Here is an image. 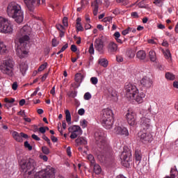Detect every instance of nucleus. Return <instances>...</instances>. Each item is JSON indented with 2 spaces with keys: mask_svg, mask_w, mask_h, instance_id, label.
<instances>
[{
  "mask_svg": "<svg viewBox=\"0 0 178 178\" xmlns=\"http://www.w3.org/2000/svg\"><path fill=\"white\" fill-rule=\"evenodd\" d=\"M31 33V28L28 25H25L19 29V31L17 34L15 42V44H18L16 52L19 58H26V56H27V54H29L26 47H27V43L30 41Z\"/></svg>",
  "mask_w": 178,
  "mask_h": 178,
  "instance_id": "f257e3e1",
  "label": "nucleus"
},
{
  "mask_svg": "<svg viewBox=\"0 0 178 178\" xmlns=\"http://www.w3.org/2000/svg\"><path fill=\"white\" fill-rule=\"evenodd\" d=\"M6 13L8 17H11L19 24L24 20V11H23L22 6L15 1H12L8 4Z\"/></svg>",
  "mask_w": 178,
  "mask_h": 178,
  "instance_id": "f03ea898",
  "label": "nucleus"
},
{
  "mask_svg": "<svg viewBox=\"0 0 178 178\" xmlns=\"http://www.w3.org/2000/svg\"><path fill=\"white\" fill-rule=\"evenodd\" d=\"M19 166L24 172V178H34V169L37 166L35 160L29 158L28 160H21Z\"/></svg>",
  "mask_w": 178,
  "mask_h": 178,
  "instance_id": "7ed1b4c3",
  "label": "nucleus"
},
{
  "mask_svg": "<svg viewBox=\"0 0 178 178\" xmlns=\"http://www.w3.org/2000/svg\"><path fill=\"white\" fill-rule=\"evenodd\" d=\"M0 70L3 74H6L9 77H13L15 70V62L11 58L3 61L0 65Z\"/></svg>",
  "mask_w": 178,
  "mask_h": 178,
  "instance_id": "20e7f679",
  "label": "nucleus"
},
{
  "mask_svg": "<svg viewBox=\"0 0 178 178\" xmlns=\"http://www.w3.org/2000/svg\"><path fill=\"white\" fill-rule=\"evenodd\" d=\"M0 33L13 34V24L9 19L5 17H0Z\"/></svg>",
  "mask_w": 178,
  "mask_h": 178,
  "instance_id": "39448f33",
  "label": "nucleus"
},
{
  "mask_svg": "<svg viewBox=\"0 0 178 178\" xmlns=\"http://www.w3.org/2000/svg\"><path fill=\"white\" fill-rule=\"evenodd\" d=\"M124 92H125V97L129 101L133 100V98H134V96L136 95V94L138 92V88H137V86L136 85H133L130 83H125L124 86Z\"/></svg>",
  "mask_w": 178,
  "mask_h": 178,
  "instance_id": "423d86ee",
  "label": "nucleus"
},
{
  "mask_svg": "<svg viewBox=\"0 0 178 178\" xmlns=\"http://www.w3.org/2000/svg\"><path fill=\"white\" fill-rule=\"evenodd\" d=\"M35 178H55V169L51 166L35 173Z\"/></svg>",
  "mask_w": 178,
  "mask_h": 178,
  "instance_id": "0eeeda50",
  "label": "nucleus"
},
{
  "mask_svg": "<svg viewBox=\"0 0 178 178\" xmlns=\"http://www.w3.org/2000/svg\"><path fill=\"white\" fill-rule=\"evenodd\" d=\"M68 131L71 133L70 138L74 140V138H77L79 136H81L83 134V130L81 127L79 125H72L68 128Z\"/></svg>",
  "mask_w": 178,
  "mask_h": 178,
  "instance_id": "6e6552de",
  "label": "nucleus"
},
{
  "mask_svg": "<svg viewBox=\"0 0 178 178\" xmlns=\"http://www.w3.org/2000/svg\"><path fill=\"white\" fill-rule=\"evenodd\" d=\"M41 1L42 4L45 5V0H24V3L29 10H33L35 6H40L41 5Z\"/></svg>",
  "mask_w": 178,
  "mask_h": 178,
  "instance_id": "1a4fd4ad",
  "label": "nucleus"
},
{
  "mask_svg": "<svg viewBox=\"0 0 178 178\" xmlns=\"http://www.w3.org/2000/svg\"><path fill=\"white\" fill-rule=\"evenodd\" d=\"M125 118L129 126H136L137 124V115L134 111L128 110Z\"/></svg>",
  "mask_w": 178,
  "mask_h": 178,
  "instance_id": "9d476101",
  "label": "nucleus"
},
{
  "mask_svg": "<svg viewBox=\"0 0 178 178\" xmlns=\"http://www.w3.org/2000/svg\"><path fill=\"white\" fill-rule=\"evenodd\" d=\"M138 137L142 143H149L152 141V135L147 132V130L142 129L138 133Z\"/></svg>",
  "mask_w": 178,
  "mask_h": 178,
  "instance_id": "9b49d317",
  "label": "nucleus"
},
{
  "mask_svg": "<svg viewBox=\"0 0 178 178\" xmlns=\"http://www.w3.org/2000/svg\"><path fill=\"white\" fill-rule=\"evenodd\" d=\"M95 140L97 143V145H98L99 148H100L101 149H104V151H108V149H109V145L108 144L106 140H105V139H104V138L102 136H99L98 137V136H97V134H95Z\"/></svg>",
  "mask_w": 178,
  "mask_h": 178,
  "instance_id": "f8f14e48",
  "label": "nucleus"
},
{
  "mask_svg": "<svg viewBox=\"0 0 178 178\" xmlns=\"http://www.w3.org/2000/svg\"><path fill=\"white\" fill-rule=\"evenodd\" d=\"M95 49H96L99 54H104L105 49L104 44V40H102V38H98L95 40Z\"/></svg>",
  "mask_w": 178,
  "mask_h": 178,
  "instance_id": "ddd939ff",
  "label": "nucleus"
},
{
  "mask_svg": "<svg viewBox=\"0 0 178 178\" xmlns=\"http://www.w3.org/2000/svg\"><path fill=\"white\" fill-rule=\"evenodd\" d=\"M114 133H115L117 136H124V137L129 136V130L123 126H115Z\"/></svg>",
  "mask_w": 178,
  "mask_h": 178,
  "instance_id": "4468645a",
  "label": "nucleus"
},
{
  "mask_svg": "<svg viewBox=\"0 0 178 178\" xmlns=\"http://www.w3.org/2000/svg\"><path fill=\"white\" fill-rule=\"evenodd\" d=\"M106 49L108 54L113 55V54H116V52H118L119 47L118 46V44H116V42L113 41H110L107 44Z\"/></svg>",
  "mask_w": 178,
  "mask_h": 178,
  "instance_id": "2eb2a0df",
  "label": "nucleus"
},
{
  "mask_svg": "<svg viewBox=\"0 0 178 178\" xmlns=\"http://www.w3.org/2000/svg\"><path fill=\"white\" fill-rule=\"evenodd\" d=\"M153 83L154 81H152V79L148 76H143L140 79V86L145 88H151Z\"/></svg>",
  "mask_w": 178,
  "mask_h": 178,
  "instance_id": "dca6fc26",
  "label": "nucleus"
},
{
  "mask_svg": "<svg viewBox=\"0 0 178 178\" xmlns=\"http://www.w3.org/2000/svg\"><path fill=\"white\" fill-rule=\"evenodd\" d=\"M13 137L15 140L17 141V143H23V138H29V135L21 132L19 134L17 131H13L12 133Z\"/></svg>",
  "mask_w": 178,
  "mask_h": 178,
  "instance_id": "f3484780",
  "label": "nucleus"
},
{
  "mask_svg": "<svg viewBox=\"0 0 178 178\" xmlns=\"http://www.w3.org/2000/svg\"><path fill=\"white\" fill-rule=\"evenodd\" d=\"M113 119V112L109 108H105L103 110V114L101 118V120H108Z\"/></svg>",
  "mask_w": 178,
  "mask_h": 178,
  "instance_id": "a211bd4d",
  "label": "nucleus"
},
{
  "mask_svg": "<svg viewBox=\"0 0 178 178\" xmlns=\"http://www.w3.org/2000/svg\"><path fill=\"white\" fill-rule=\"evenodd\" d=\"M121 160L124 162H130L131 161V151L130 149H124L121 154Z\"/></svg>",
  "mask_w": 178,
  "mask_h": 178,
  "instance_id": "6ab92c4d",
  "label": "nucleus"
},
{
  "mask_svg": "<svg viewBox=\"0 0 178 178\" xmlns=\"http://www.w3.org/2000/svg\"><path fill=\"white\" fill-rule=\"evenodd\" d=\"M151 126V119L143 117L141 118L140 127L142 130H148Z\"/></svg>",
  "mask_w": 178,
  "mask_h": 178,
  "instance_id": "aec40b11",
  "label": "nucleus"
},
{
  "mask_svg": "<svg viewBox=\"0 0 178 178\" xmlns=\"http://www.w3.org/2000/svg\"><path fill=\"white\" fill-rule=\"evenodd\" d=\"M145 98V93L138 90V92L132 99H134L136 102H137L138 104H143L144 102Z\"/></svg>",
  "mask_w": 178,
  "mask_h": 178,
  "instance_id": "412c9836",
  "label": "nucleus"
},
{
  "mask_svg": "<svg viewBox=\"0 0 178 178\" xmlns=\"http://www.w3.org/2000/svg\"><path fill=\"white\" fill-rule=\"evenodd\" d=\"M18 69L23 76H26V73L27 72V70H29V65L27 64V62H21L19 64Z\"/></svg>",
  "mask_w": 178,
  "mask_h": 178,
  "instance_id": "4be33fe9",
  "label": "nucleus"
},
{
  "mask_svg": "<svg viewBox=\"0 0 178 178\" xmlns=\"http://www.w3.org/2000/svg\"><path fill=\"white\" fill-rule=\"evenodd\" d=\"M101 122L103 127H104V129H106L107 130H109L112 129L113 126L114 120H101Z\"/></svg>",
  "mask_w": 178,
  "mask_h": 178,
  "instance_id": "5701e85b",
  "label": "nucleus"
},
{
  "mask_svg": "<svg viewBox=\"0 0 178 178\" xmlns=\"http://www.w3.org/2000/svg\"><path fill=\"white\" fill-rule=\"evenodd\" d=\"M99 5H102V0H95L92 3V6H93V15H94V16H97V15H98V9L99 8Z\"/></svg>",
  "mask_w": 178,
  "mask_h": 178,
  "instance_id": "b1692460",
  "label": "nucleus"
},
{
  "mask_svg": "<svg viewBox=\"0 0 178 178\" xmlns=\"http://www.w3.org/2000/svg\"><path fill=\"white\" fill-rule=\"evenodd\" d=\"M76 145H87L88 141L87 138L85 137H79L77 139L75 140Z\"/></svg>",
  "mask_w": 178,
  "mask_h": 178,
  "instance_id": "393cba45",
  "label": "nucleus"
},
{
  "mask_svg": "<svg viewBox=\"0 0 178 178\" xmlns=\"http://www.w3.org/2000/svg\"><path fill=\"white\" fill-rule=\"evenodd\" d=\"M136 56L138 59H140V60H144V59L147 58V54H145V51L144 50H140L137 52Z\"/></svg>",
  "mask_w": 178,
  "mask_h": 178,
  "instance_id": "a878e982",
  "label": "nucleus"
},
{
  "mask_svg": "<svg viewBox=\"0 0 178 178\" xmlns=\"http://www.w3.org/2000/svg\"><path fill=\"white\" fill-rule=\"evenodd\" d=\"M135 159L138 162H141V159H143V156H141V150L138 149H136L135 150Z\"/></svg>",
  "mask_w": 178,
  "mask_h": 178,
  "instance_id": "bb28decb",
  "label": "nucleus"
},
{
  "mask_svg": "<svg viewBox=\"0 0 178 178\" xmlns=\"http://www.w3.org/2000/svg\"><path fill=\"white\" fill-rule=\"evenodd\" d=\"M126 55L130 59H133V58H134L136 56V51H134L132 49H129L126 51Z\"/></svg>",
  "mask_w": 178,
  "mask_h": 178,
  "instance_id": "cd10ccee",
  "label": "nucleus"
},
{
  "mask_svg": "<svg viewBox=\"0 0 178 178\" xmlns=\"http://www.w3.org/2000/svg\"><path fill=\"white\" fill-rule=\"evenodd\" d=\"M94 166L93 170L95 173V175H101V172H102V168H101V165L97 163L92 164Z\"/></svg>",
  "mask_w": 178,
  "mask_h": 178,
  "instance_id": "c85d7f7f",
  "label": "nucleus"
},
{
  "mask_svg": "<svg viewBox=\"0 0 178 178\" xmlns=\"http://www.w3.org/2000/svg\"><path fill=\"white\" fill-rule=\"evenodd\" d=\"M114 40L118 43V44H123V41L120 39V32L116 31L113 34Z\"/></svg>",
  "mask_w": 178,
  "mask_h": 178,
  "instance_id": "c756f323",
  "label": "nucleus"
},
{
  "mask_svg": "<svg viewBox=\"0 0 178 178\" xmlns=\"http://www.w3.org/2000/svg\"><path fill=\"white\" fill-rule=\"evenodd\" d=\"M65 119L68 124H72V115H70V111L69 110L65 111Z\"/></svg>",
  "mask_w": 178,
  "mask_h": 178,
  "instance_id": "7c9ffc66",
  "label": "nucleus"
},
{
  "mask_svg": "<svg viewBox=\"0 0 178 178\" xmlns=\"http://www.w3.org/2000/svg\"><path fill=\"white\" fill-rule=\"evenodd\" d=\"M149 59L152 62H155L156 60V53L154 51L152 50L149 52Z\"/></svg>",
  "mask_w": 178,
  "mask_h": 178,
  "instance_id": "2f4dec72",
  "label": "nucleus"
},
{
  "mask_svg": "<svg viewBox=\"0 0 178 178\" xmlns=\"http://www.w3.org/2000/svg\"><path fill=\"white\" fill-rule=\"evenodd\" d=\"M108 63V60L106 58L99 59V64L101 65V66H103V67H107Z\"/></svg>",
  "mask_w": 178,
  "mask_h": 178,
  "instance_id": "473e14b6",
  "label": "nucleus"
},
{
  "mask_svg": "<svg viewBox=\"0 0 178 178\" xmlns=\"http://www.w3.org/2000/svg\"><path fill=\"white\" fill-rule=\"evenodd\" d=\"M81 19L77 18L76 19V29L78 31H83L84 30V28H83V26L81 25Z\"/></svg>",
  "mask_w": 178,
  "mask_h": 178,
  "instance_id": "72a5a7b5",
  "label": "nucleus"
},
{
  "mask_svg": "<svg viewBox=\"0 0 178 178\" xmlns=\"http://www.w3.org/2000/svg\"><path fill=\"white\" fill-rule=\"evenodd\" d=\"M8 48L6 45H5L3 42H0V53L6 54Z\"/></svg>",
  "mask_w": 178,
  "mask_h": 178,
  "instance_id": "f704fd0d",
  "label": "nucleus"
},
{
  "mask_svg": "<svg viewBox=\"0 0 178 178\" xmlns=\"http://www.w3.org/2000/svg\"><path fill=\"white\" fill-rule=\"evenodd\" d=\"M165 79H167V80L173 81L176 79V76L171 72H166Z\"/></svg>",
  "mask_w": 178,
  "mask_h": 178,
  "instance_id": "c9c22d12",
  "label": "nucleus"
},
{
  "mask_svg": "<svg viewBox=\"0 0 178 178\" xmlns=\"http://www.w3.org/2000/svg\"><path fill=\"white\" fill-rule=\"evenodd\" d=\"M83 80H84V77L83 76V74H76L75 75V81H76V83H82Z\"/></svg>",
  "mask_w": 178,
  "mask_h": 178,
  "instance_id": "e433bc0d",
  "label": "nucleus"
},
{
  "mask_svg": "<svg viewBox=\"0 0 178 178\" xmlns=\"http://www.w3.org/2000/svg\"><path fill=\"white\" fill-rule=\"evenodd\" d=\"M87 159L90 162L91 165H95V158H94L92 154H88Z\"/></svg>",
  "mask_w": 178,
  "mask_h": 178,
  "instance_id": "4c0bfd02",
  "label": "nucleus"
},
{
  "mask_svg": "<svg viewBox=\"0 0 178 178\" xmlns=\"http://www.w3.org/2000/svg\"><path fill=\"white\" fill-rule=\"evenodd\" d=\"M153 3L159 8H162V6H163V1H162V0H154Z\"/></svg>",
  "mask_w": 178,
  "mask_h": 178,
  "instance_id": "58836bf2",
  "label": "nucleus"
},
{
  "mask_svg": "<svg viewBox=\"0 0 178 178\" xmlns=\"http://www.w3.org/2000/svg\"><path fill=\"white\" fill-rule=\"evenodd\" d=\"M97 159L102 163L106 162V157L102 154H99Z\"/></svg>",
  "mask_w": 178,
  "mask_h": 178,
  "instance_id": "ea45409f",
  "label": "nucleus"
},
{
  "mask_svg": "<svg viewBox=\"0 0 178 178\" xmlns=\"http://www.w3.org/2000/svg\"><path fill=\"white\" fill-rule=\"evenodd\" d=\"M91 98H92V95H91V93H90L89 92H86L83 95V99L86 101H90V99H91Z\"/></svg>",
  "mask_w": 178,
  "mask_h": 178,
  "instance_id": "a19ab883",
  "label": "nucleus"
},
{
  "mask_svg": "<svg viewBox=\"0 0 178 178\" xmlns=\"http://www.w3.org/2000/svg\"><path fill=\"white\" fill-rule=\"evenodd\" d=\"M80 125L81 126L82 129H86V127L88 126V123L87 122V120H81L80 121Z\"/></svg>",
  "mask_w": 178,
  "mask_h": 178,
  "instance_id": "79ce46f5",
  "label": "nucleus"
},
{
  "mask_svg": "<svg viewBox=\"0 0 178 178\" xmlns=\"http://www.w3.org/2000/svg\"><path fill=\"white\" fill-rule=\"evenodd\" d=\"M68 97H71L72 98H76L77 97V91H71L67 93Z\"/></svg>",
  "mask_w": 178,
  "mask_h": 178,
  "instance_id": "37998d69",
  "label": "nucleus"
},
{
  "mask_svg": "<svg viewBox=\"0 0 178 178\" xmlns=\"http://www.w3.org/2000/svg\"><path fill=\"white\" fill-rule=\"evenodd\" d=\"M90 82L93 86H97V84H98V78L95 76L91 77Z\"/></svg>",
  "mask_w": 178,
  "mask_h": 178,
  "instance_id": "c03bdc74",
  "label": "nucleus"
},
{
  "mask_svg": "<svg viewBox=\"0 0 178 178\" xmlns=\"http://www.w3.org/2000/svg\"><path fill=\"white\" fill-rule=\"evenodd\" d=\"M47 66H48L47 63H44V64H42L38 68V72H42V70H45V69H47Z\"/></svg>",
  "mask_w": 178,
  "mask_h": 178,
  "instance_id": "a18cd8bd",
  "label": "nucleus"
},
{
  "mask_svg": "<svg viewBox=\"0 0 178 178\" xmlns=\"http://www.w3.org/2000/svg\"><path fill=\"white\" fill-rule=\"evenodd\" d=\"M42 151L44 155H49V149L47 146L42 147Z\"/></svg>",
  "mask_w": 178,
  "mask_h": 178,
  "instance_id": "49530a36",
  "label": "nucleus"
},
{
  "mask_svg": "<svg viewBox=\"0 0 178 178\" xmlns=\"http://www.w3.org/2000/svg\"><path fill=\"white\" fill-rule=\"evenodd\" d=\"M138 7L140 8V9H147V8H148V5H145L144 3V1H142L138 3Z\"/></svg>",
  "mask_w": 178,
  "mask_h": 178,
  "instance_id": "de8ad7c7",
  "label": "nucleus"
},
{
  "mask_svg": "<svg viewBox=\"0 0 178 178\" xmlns=\"http://www.w3.org/2000/svg\"><path fill=\"white\" fill-rule=\"evenodd\" d=\"M4 102L8 103V104H10V105H13V102H15V99H13V98H10V99H9V98H5V99H4Z\"/></svg>",
  "mask_w": 178,
  "mask_h": 178,
  "instance_id": "09e8293b",
  "label": "nucleus"
},
{
  "mask_svg": "<svg viewBox=\"0 0 178 178\" xmlns=\"http://www.w3.org/2000/svg\"><path fill=\"white\" fill-rule=\"evenodd\" d=\"M164 56H165L166 59L172 58V54H170V51L169 49L165 50V51L164 52Z\"/></svg>",
  "mask_w": 178,
  "mask_h": 178,
  "instance_id": "8fccbe9b",
  "label": "nucleus"
},
{
  "mask_svg": "<svg viewBox=\"0 0 178 178\" xmlns=\"http://www.w3.org/2000/svg\"><path fill=\"white\" fill-rule=\"evenodd\" d=\"M24 147L25 148H28L29 151H31L33 149V146L30 145L28 141L24 142Z\"/></svg>",
  "mask_w": 178,
  "mask_h": 178,
  "instance_id": "3c124183",
  "label": "nucleus"
},
{
  "mask_svg": "<svg viewBox=\"0 0 178 178\" xmlns=\"http://www.w3.org/2000/svg\"><path fill=\"white\" fill-rule=\"evenodd\" d=\"M94 44L92 43L89 47V54H90V55H94Z\"/></svg>",
  "mask_w": 178,
  "mask_h": 178,
  "instance_id": "603ef678",
  "label": "nucleus"
},
{
  "mask_svg": "<svg viewBox=\"0 0 178 178\" xmlns=\"http://www.w3.org/2000/svg\"><path fill=\"white\" fill-rule=\"evenodd\" d=\"M42 139L44 140V141H47V144H48L49 146L51 145V140L49 139V138H48L47 136L43 135V136H42Z\"/></svg>",
  "mask_w": 178,
  "mask_h": 178,
  "instance_id": "864d4df0",
  "label": "nucleus"
},
{
  "mask_svg": "<svg viewBox=\"0 0 178 178\" xmlns=\"http://www.w3.org/2000/svg\"><path fill=\"white\" fill-rule=\"evenodd\" d=\"M40 159H42L44 162H48V156H47V155L40 154Z\"/></svg>",
  "mask_w": 178,
  "mask_h": 178,
  "instance_id": "5fc2aeb1",
  "label": "nucleus"
},
{
  "mask_svg": "<svg viewBox=\"0 0 178 178\" xmlns=\"http://www.w3.org/2000/svg\"><path fill=\"white\" fill-rule=\"evenodd\" d=\"M63 26H65V27H67V26H69V24L67 22V17H65L63 19Z\"/></svg>",
  "mask_w": 178,
  "mask_h": 178,
  "instance_id": "6e6d98bb",
  "label": "nucleus"
},
{
  "mask_svg": "<svg viewBox=\"0 0 178 178\" xmlns=\"http://www.w3.org/2000/svg\"><path fill=\"white\" fill-rule=\"evenodd\" d=\"M131 16L132 17H134V19H138V17H139L138 13L137 12H132L131 13Z\"/></svg>",
  "mask_w": 178,
  "mask_h": 178,
  "instance_id": "4d7b16f0",
  "label": "nucleus"
},
{
  "mask_svg": "<svg viewBox=\"0 0 178 178\" xmlns=\"http://www.w3.org/2000/svg\"><path fill=\"white\" fill-rule=\"evenodd\" d=\"M116 60L119 63H122V62H123V56H116Z\"/></svg>",
  "mask_w": 178,
  "mask_h": 178,
  "instance_id": "13d9d810",
  "label": "nucleus"
},
{
  "mask_svg": "<svg viewBox=\"0 0 178 178\" xmlns=\"http://www.w3.org/2000/svg\"><path fill=\"white\" fill-rule=\"evenodd\" d=\"M84 113H86V110H84V108H80L79 111H78V114L80 115V116H83L84 115Z\"/></svg>",
  "mask_w": 178,
  "mask_h": 178,
  "instance_id": "bf43d9fd",
  "label": "nucleus"
},
{
  "mask_svg": "<svg viewBox=\"0 0 178 178\" xmlns=\"http://www.w3.org/2000/svg\"><path fill=\"white\" fill-rule=\"evenodd\" d=\"M118 3H122V5H127L129 3V1L126 0H116Z\"/></svg>",
  "mask_w": 178,
  "mask_h": 178,
  "instance_id": "052dcab7",
  "label": "nucleus"
},
{
  "mask_svg": "<svg viewBox=\"0 0 178 178\" xmlns=\"http://www.w3.org/2000/svg\"><path fill=\"white\" fill-rule=\"evenodd\" d=\"M56 28L59 30V31H63V30H65V27L61 24H57Z\"/></svg>",
  "mask_w": 178,
  "mask_h": 178,
  "instance_id": "680f3d73",
  "label": "nucleus"
},
{
  "mask_svg": "<svg viewBox=\"0 0 178 178\" xmlns=\"http://www.w3.org/2000/svg\"><path fill=\"white\" fill-rule=\"evenodd\" d=\"M71 51L72 52H77V46L76 44L71 45Z\"/></svg>",
  "mask_w": 178,
  "mask_h": 178,
  "instance_id": "e2e57ef3",
  "label": "nucleus"
},
{
  "mask_svg": "<svg viewBox=\"0 0 178 178\" xmlns=\"http://www.w3.org/2000/svg\"><path fill=\"white\" fill-rule=\"evenodd\" d=\"M129 33H130V29L129 28H127V29L122 31V35H127V34H129Z\"/></svg>",
  "mask_w": 178,
  "mask_h": 178,
  "instance_id": "0e129e2a",
  "label": "nucleus"
},
{
  "mask_svg": "<svg viewBox=\"0 0 178 178\" xmlns=\"http://www.w3.org/2000/svg\"><path fill=\"white\" fill-rule=\"evenodd\" d=\"M38 91H40V88H36L35 90L31 95V97H35L38 94Z\"/></svg>",
  "mask_w": 178,
  "mask_h": 178,
  "instance_id": "69168bd1",
  "label": "nucleus"
},
{
  "mask_svg": "<svg viewBox=\"0 0 178 178\" xmlns=\"http://www.w3.org/2000/svg\"><path fill=\"white\" fill-rule=\"evenodd\" d=\"M51 42H52L53 47H58V44H59V42H58V40H56V39H53Z\"/></svg>",
  "mask_w": 178,
  "mask_h": 178,
  "instance_id": "338daca9",
  "label": "nucleus"
},
{
  "mask_svg": "<svg viewBox=\"0 0 178 178\" xmlns=\"http://www.w3.org/2000/svg\"><path fill=\"white\" fill-rule=\"evenodd\" d=\"M12 88L13 90H14V91H16V90H17V82H14L13 83Z\"/></svg>",
  "mask_w": 178,
  "mask_h": 178,
  "instance_id": "774afa93",
  "label": "nucleus"
}]
</instances>
